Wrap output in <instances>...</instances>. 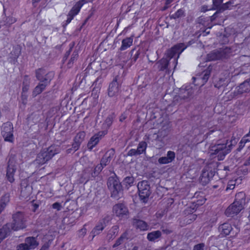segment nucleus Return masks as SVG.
<instances>
[{
  "label": "nucleus",
  "mask_w": 250,
  "mask_h": 250,
  "mask_svg": "<svg viewBox=\"0 0 250 250\" xmlns=\"http://www.w3.org/2000/svg\"><path fill=\"white\" fill-rule=\"evenodd\" d=\"M60 151V147L55 145H51L46 148H43L37 155L36 161L39 165H42L51 160L56 154Z\"/></svg>",
  "instance_id": "f257e3e1"
},
{
  "label": "nucleus",
  "mask_w": 250,
  "mask_h": 250,
  "mask_svg": "<svg viewBox=\"0 0 250 250\" xmlns=\"http://www.w3.org/2000/svg\"><path fill=\"white\" fill-rule=\"evenodd\" d=\"M220 140L217 141L214 145L210 146L209 152L213 158H217L218 161L224 160L225 156L230 152V149L227 147L228 140L221 143Z\"/></svg>",
  "instance_id": "f03ea898"
},
{
  "label": "nucleus",
  "mask_w": 250,
  "mask_h": 250,
  "mask_svg": "<svg viewBox=\"0 0 250 250\" xmlns=\"http://www.w3.org/2000/svg\"><path fill=\"white\" fill-rule=\"evenodd\" d=\"M216 172V166L213 164L207 165L202 170L200 178V183L204 186L208 184Z\"/></svg>",
  "instance_id": "7ed1b4c3"
},
{
  "label": "nucleus",
  "mask_w": 250,
  "mask_h": 250,
  "mask_svg": "<svg viewBox=\"0 0 250 250\" xmlns=\"http://www.w3.org/2000/svg\"><path fill=\"white\" fill-rule=\"evenodd\" d=\"M16 163V156L11 154L7 163L6 174L7 180L10 183H13L15 181L14 175L17 170Z\"/></svg>",
  "instance_id": "20e7f679"
},
{
  "label": "nucleus",
  "mask_w": 250,
  "mask_h": 250,
  "mask_svg": "<svg viewBox=\"0 0 250 250\" xmlns=\"http://www.w3.org/2000/svg\"><path fill=\"white\" fill-rule=\"evenodd\" d=\"M13 222L10 224L11 228L14 230H18L26 227V220L23 212L18 211L12 215Z\"/></svg>",
  "instance_id": "39448f33"
},
{
  "label": "nucleus",
  "mask_w": 250,
  "mask_h": 250,
  "mask_svg": "<svg viewBox=\"0 0 250 250\" xmlns=\"http://www.w3.org/2000/svg\"><path fill=\"white\" fill-rule=\"evenodd\" d=\"M137 187L140 200L146 203L151 194L150 187L148 182L146 180L142 181L138 183Z\"/></svg>",
  "instance_id": "423d86ee"
},
{
  "label": "nucleus",
  "mask_w": 250,
  "mask_h": 250,
  "mask_svg": "<svg viewBox=\"0 0 250 250\" xmlns=\"http://www.w3.org/2000/svg\"><path fill=\"white\" fill-rule=\"evenodd\" d=\"M107 184L109 188H112L111 197L118 198V194L122 190V186L119 180L117 178L110 177L108 178Z\"/></svg>",
  "instance_id": "0eeeda50"
},
{
  "label": "nucleus",
  "mask_w": 250,
  "mask_h": 250,
  "mask_svg": "<svg viewBox=\"0 0 250 250\" xmlns=\"http://www.w3.org/2000/svg\"><path fill=\"white\" fill-rule=\"evenodd\" d=\"M1 135L4 141L12 143L14 141L13 125L11 122L4 123L2 126Z\"/></svg>",
  "instance_id": "6e6552de"
},
{
  "label": "nucleus",
  "mask_w": 250,
  "mask_h": 250,
  "mask_svg": "<svg viewBox=\"0 0 250 250\" xmlns=\"http://www.w3.org/2000/svg\"><path fill=\"white\" fill-rule=\"evenodd\" d=\"M250 92V79L240 83L231 93L232 98H236L245 93Z\"/></svg>",
  "instance_id": "1a4fd4ad"
},
{
  "label": "nucleus",
  "mask_w": 250,
  "mask_h": 250,
  "mask_svg": "<svg viewBox=\"0 0 250 250\" xmlns=\"http://www.w3.org/2000/svg\"><path fill=\"white\" fill-rule=\"evenodd\" d=\"M227 56L225 49H215L208 54L206 60L208 62L216 61L226 58Z\"/></svg>",
  "instance_id": "9d476101"
},
{
  "label": "nucleus",
  "mask_w": 250,
  "mask_h": 250,
  "mask_svg": "<svg viewBox=\"0 0 250 250\" xmlns=\"http://www.w3.org/2000/svg\"><path fill=\"white\" fill-rule=\"evenodd\" d=\"M212 67L211 65H209L206 70L203 72V76L202 77H193V83L195 85H204L208 81L209 76L210 75L211 71L212 70Z\"/></svg>",
  "instance_id": "9b49d317"
},
{
  "label": "nucleus",
  "mask_w": 250,
  "mask_h": 250,
  "mask_svg": "<svg viewBox=\"0 0 250 250\" xmlns=\"http://www.w3.org/2000/svg\"><path fill=\"white\" fill-rule=\"evenodd\" d=\"M107 134V130L100 131L92 136L87 143V147L91 150L99 142L100 140Z\"/></svg>",
  "instance_id": "f8f14e48"
},
{
  "label": "nucleus",
  "mask_w": 250,
  "mask_h": 250,
  "mask_svg": "<svg viewBox=\"0 0 250 250\" xmlns=\"http://www.w3.org/2000/svg\"><path fill=\"white\" fill-rule=\"evenodd\" d=\"M113 213L120 218H126L128 215L127 208L123 203H118L113 207Z\"/></svg>",
  "instance_id": "ddd939ff"
},
{
  "label": "nucleus",
  "mask_w": 250,
  "mask_h": 250,
  "mask_svg": "<svg viewBox=\"0 0 250 250\" xmlns=\"http://www.w3.org/2000/svg\"><path fill=\"white\" fill-rule=\"evenodd\" d=\"M120 85L118 82V76H116L109 83L107 89V94L109 97L117 96L119 92Z\"/></svg>",
  "instance_id": "4468645a"
},
{
  "label": "nucleus",
  "mask_w": 250,
  "mask_h": 250,
  "mask_svg": "<svg viewBox=\"0 0 250 250\" xmlns=\"http://www.w3.org/2000/svg\"><path fill=\"white\" fill-rule=\"evenodd\" d=\"M243 208L244 206H242L241 204L233 202L228 207L225 213L228 217H233L239 213Z\"/></svg>",
  "instance_id": "2eb2a0df"
},
{
  "label": "nucleus",
  "mask_w": 250,
  "mask_h": 250,
  "mask_svg": "<svg viewBox=\"0 0 250 250\" xmlns=\"http://www.w3.org/2000/svg\"><path fill=\"white\" fill-rule=\"evenodd\" d=\"M127 240V233L124 232L116 241L112 246L113 248H115L116 250H125L126 249Z\"/></svg>",
  "instance_id": "dca6fc26"
},
{
  "label": "nucleus",
  "mask_w": 250,
  "mask_h": 250,
  "mask_svg": "<svg viewBox=\"0 0 250 250\" xmlns=\"http://www.w3.org/2000/svg\"><path fill=\"white\" fill-rule=\"evenodd\" d=\"M193 94V89L190 84L184 85L179 90V97L185 100L190 98Z\"/></svg>",
  "instance_id": "f3484780"
},
{
  "label": "nucleus",
  "mask_w": 250,
  "mask_h": 250,
  "mask_svg": "<svg viewBox=\"0 0 250 250\" xmlns=\"http://www.w3.org/2000/svg\"><path fill=\"white\" fill-rule=\"evenodd\" d=\"M202 194L200 196V198L197 200H194L192 204V207H190L189 211L191 212H194L196 210V209L200 206L203 205L206 201V199L205 198L204 196H203V193L201 192H196L194 195V198H198L199 196Z\"/></svg>",
  "instance_id": "a211bd4d"
},
{
  "label": "nucleus",
  "mask_w": 250,
  "mask_h": 250,
  "mask_svg": "<svg viewBox=\"0 0 250 250\" xmlns=\"http://www.w3.org/2000/svg\"><path fill=\"white\" fill-rule=\"evenodd\" d=\"M106 226L105 219L104 218L100 219L90 232L92 239L96 236L102 233L103 230L106 227Z\"/></svg>",
  "instance_id": "6ab92c4d"
},
{
  "label": "nucleus",
  "mask_w": 250,
  "mask_h": 250,
  "mask_svg": "<svg viewBox=\"0 0 250 250\" xmlns=\"http://www.w3.org/2000/svg\"><path fill=\"white\" fill-rule=\"evenodd\" d=\"M186 48L184 43H179L172 46L167 52L168 57L170 58H173L177 54L178 56L181 54Z\"/></svg>",
  "instance_id": "aec40b11"
},
{
  "label": "nucleus",
  "mask_w": 250,
  "mask_h": 250,
  "mask_svg": "<svg viewBox=\"0 0 250 250\" xmlns=\"http://www.w3.org/2000/svg\"><path fill=\"white\" fill-rule=\"evenodd\" d=\"M132 226L134 228L141 231H145L149 229V226L147 223L142 220L133 218L132 222Z\"/></svg>",
  "instance_id": "412c9836"
},
{
  "label": "nucleus",
  "mask_w": 250,
  "mask_h": 250,
  "mask_svg": "<svg viewBox=\"0 0 250 250\" xmlns=\"http://www.w3.org/2000/svg\"><path fill=\"white\" fill-rule=\"evenodd\" d=\"M175 158V153L172 151H168L167 156L161 157L158 160V162L160 165L168 164L171 163Z\"/></svg>",
  "instance_id": "4be33fe9"
},
{
  "label": "nucleus",
  "mask_w": 250,
  "mask_h": 250,
  "mask_svg": "<svg viewBox=\"0 0 250 250\" xmlns=\"http://www.w3.org/2000/svg\"><path fill=\"white\" fill-rule=\"evenodd\" d=\"M88 2L87 0H79L76 2L69 12L74 16H77L81 11L82 7Z\"/></svg>",
  "instance_id": "5701e85b"
},
{
  "label": "nucleus",
  "mask_w": 250,
  "mask_h": 250,
  "mask_svg": "<svg viewBox=\"0 0 250 250\" xmlns=\"http://www.w3.org/2000/svg\"><path fill=\"white\" fill-rule=\"evenodd\" d=\"M218 230L222 237H226L230 234L232 230V228L229 223L226 222L220 225Z\"/></svg>",
  "instance_id": "b1692460"
},
{
  "label": "nucleus",
  "mask_w": 250,
  "mask_h": 250,
  "mask_svg": "<svg viewBox=\"0 0 250 250\" xmlns=\"http://www.w3.org/2000/svg\"><path fill=\"white\" fill-rule=\"evenodd\" d=\"M45 71L43 68H39L36 70V76L37 79L40 81L41 82L44 83H49L51 80V78L48 79V76L50 75V73H48L45 75Z\"/></svg>",
  "instance_id": "393cba45"
},
{
  "label": "nucleus",
  "mask_w": 250,
  "mask_h": 250,
  "mask_svg": "<svg viewBox=\"0 0 250 250\" xmlns=\"http://www.w3.org/2000/svg\"><path fill=\"white\" fill-rule=\"evenodd\" d=\"M115 154V152L113 149L107 151L103 156L101 160L100 163L104 167L106 166L109 164Z\"/></svg>",
  "instance_id": "a878e982"
},
{
  "label": "nucleus",
  "mask_w": 250,
  "mask_h": 250,
  "mask_svg": "<svg viewBox=\"0 0 250 250\" xmlns=\"http://www.w3.org/2000/svg\"><path fill=\"white\" fill-rule=\"evenodd\" d=\"M12 229L10 223H7L0 229V244L1 242L10 235Z\"/></svg>",
  "instance_id": "bb28decb"
},
{
  "label": "nucleus",
  "mask_w": 250,
  "mask_h": 250,
  "mask_svg": "<svg viewBox=\"0 0 250 250\" xmlns=\"http://www.w3.org/2000/svg\"><path fill=\"white\" fill-rule=\"evenodd\" d=\"M25 243L27 245L29 250H34L37 248L39 243L37 241V237L33 236L27 237L24 240Z\"/></svg>",
  "instance_id": "cd10ccee"
},
{
  "label": "nucleus",
  "mask_w": 250,
  "mask_h": 250,
  "mask_svg": "<svg viewBox=\"0 0 250 250\" xmlns=\"http://www.w3.org/2000/svg\"><path fill=\"white\" fill-rule=\"evenodd\" d=\"M169 64V61L167 58H163L155 63L159 71H164L167 69Z\"/></svg>",
  "instance_id": "c85d7f7f"
},
{
  "label": "nucleus",
  "mask_w": 250,
  "mask_h": 250,
  "mask_svg": "<svg viewBox=\"0 0 250 250\" xmlns=\"http://www.w3.org/2000/svg\"><path fill=\"white\" fill-rule=\"evenodd\" d=\"M134 36L124 39L122 41V44L120 47L121 51H124L132 45Z\"/></svg>",
  "instance_id": "c756f323"
},
{
  "label": "nucleus",
  "mask_w": 250,
  "mask_h": 250,
  "mask_svg": "<svg viewBox=\"0 0 250 250\" xmlns=\"http://www.w3.org/2000/svg\"><path fill=\"white\" fill-rule=\"evenodd\" d=\"M162 236L161 231L155 230L149 232L147 234L146 238L150 242H157Z\"/></svg>",
  "instance_id": "7c9ffc66"
},
{
  "label": "nucleus",
  "mask_w": 250,
  "mask_h": 250,
  "mask_svg": "<svg viewBox=\"0 0 250 250\" xmlns=\"http://www.w3.org/2000/svg\"><path fill=\"white\" fill-rule=\"evenodd\" d=\"M10 201V195L7 193L4 194L0 199V214L4 209L7 204Z\"/></svg>",
  "instance_id": "2f4dec72"
},
{
  "label": "nucleus",
  "mask_w": 250,
  "mask_h": 250,
  "mask_svg": "<svg viewBox=\"0 0 250 250\" xmlns=\"http://www.w3.org/2000/svg\"><path fill=\"white\" fill-rule=\"evenodd\" d=\"M245 201L246 194L244 192L241 191L236 194L234 201V202H236V203L241 204L242 206H244L245 204Z\"/></svg>",
  "instance_id": "473e14b6"
},
{
  "label": "nucleus",
  "mask_w": 250,
  "mask_h": 250,
  "mask_svg": "<svg viewBox=\"0 0 250 250\" xmlns=\"http://www.w3.org/2000/svg\"><path fill=\"white\" fill-rule=\"evenodd\" d=\"M119 227L118 225H114L109 230L107 237L109 239H113L118 233Z\"/></svg>",
  "instance_id": "72a5a7b5"
},
{
  "label": "nucleus",
  "mask_w": 250,
  "mask_h": 250,
  "mask_svg": "<svg viewBox=\"0 0 250 250\" xmlns=\"http://www.w3.org/2000/svg\"><path fill=\"white\" fill-rule=\"evenodd\" d=\"M147 144L146 142L142 141L139 142L137 146V150L140 155L146 153Z\"/></svg>",
  "instance_id": "f704fd0d"
},
{
  "label": "nucleus",
  "mask_w": 250,
  "mask_h": 250,
  "mask_svg": "<svg viewBox=\"0 0 250 250\" xmlns=\"http://www.w3.org/2000/svg\"><path fill=\"white\" fill-rule=\"evenodd\" d=\"M47 83H39L35 87L33 91V95L36 96L37 95L41 94L45 88Z\"/></svg>",
  "instance_id": "c9c22d12"
},
{
  "label": "nucleus",
  "mask_w": 250,
  "mask_h": 250,
  "mask_svg": "<svg viewBox=\"0 0 250 250\" xmlns=\"http://www.w3.org/2000/svg\"><path fill=\"white\" fill-rule=\"evenodd\" d=\"M21 47L20 45H16L13 48V50L11 52V55L14 60H17L21 54Z\"/></svg>",
  "instance_id": "e433bc0d"
},
{
  "label": "nucleus",
  "mask_w": 250,
  "mask_h": 250,
  "mask_svg": "<svg viewBox=\"0 0 250 250\" xmlns=\"http://www.w3.org/2000/svg\"><path fill=\"white\" fill-rule=\"evenodd\" d=\"M31 193V188L29 185H27L24 188H21V196L24 198H27L30 196Z\"/></svg>",
  "instance_id": "4c0bfd02"
},
{
  "label": "nucleus",
  "mask_w": 250,
  "mask_h": 250,
  "mask_svg": "<svg viewBox=\"0 0 250 250\" xmlns=\"http://www.w3.org/2000/svg\"><path fill=\"white\" fill-rule=\"evenodd\" d=\"M248 142H250V137L249 135L246 134L241 139L239 142L238 149L239 151L241 150L244 147L245 144Z\"/></svg>",
  "instance_id": "58836bf2"
},
{
  "label": "nucleus",
  "mask_w": 250,
  "mask_h": 250,
  "mask_svg": "<svg viewBox=\"0 0 250 250\" xmlns=\"http://www.w3.org/2000/svg\"><path fill=\"white\" fill-rule=\"evenodd\" d=\"M79 55L77 51H74L69 60L67 63V66L69 68H70L72 66L74 62H75L78 58Z\"/></svg>",
  "instance_id": "ea45409f"
},
{
  "label": "nucleus",
  "mask_w": 250,
  "mask_h": 250,
  "mask_svg": "<svg viewBox=\"0 0 250 250\" xmlns=\"http://www.w3.org/2000/svg\"><path fill=\"white\" fill-rule=\"evenodd\" d=\"M85 136L84 131L79 132L74 139V142H77L78 143H82Z\"/></svg>",
  "instance_id": "a19ab883"
},
{
  "label": "nucleus",
  "mask_w": 250,
  "mask_h": 250,
  "mask_svg": "<svg viewBox=\"0 0 250 250\" xmlns=\"http://www.w3.org/2000/svg\"><path fill=\"white\" fill-rule=\"evenodd\" d=\"M228 81L225 79L221 78L219 80L215 82L214 83V86L218 89L225 87L227 85Z\"/></svg>",
  "instance_id": "79ce46f5"
},
{
  "label": "nucleus",
  "mask_w": 250,
  "mask_h": 250,
  "mask_svg": "<svg viewBox=\"0 0 250 250\" xmlns=\"http://www.w3.org/2000/svg\"><path fill=\"white\" fill-rule=\"evenodd\" d=\"M17 21L16 18L12 16H7L4 20V24L6 26H10L12 24L15 23Z\"/></svg>",
  "instance_id": "37998d69"
},
{
  "label": "nucleus",
  "mask_w": 250,
  "mask_h": 250,
  "mask_svg": "<svg viewBox=\"0 0 250 250\" xmlns=\"http://www.w3.org/2000/svg\"><path fill=\"white\" fill-rule=\"evenodd\" d=\"M114 116L113 115H109L106 118L104 125L108 129L112 125Z\"/></svg>",
  "instance_id": "c03bdc74"
},
{
  "label": "nucleus",
  "mask_w": 250,
  "mask_h": 250,
  "mask_svg": "<svg viewBox=\"0 0 250 250\" xmlns=\"http://www.w3.org/2000/svg\"><path fill=\"white\" fill-rule=\"evenodd\" d=\"M184 15V11L181 8L178 9L176 12L170 16L171 19H177Z\"/></svg>",
  "instance_id": "a18cd8bd"
},
{
  "label": "nucleus",
  "mask_w": 250,
  "mask_h": 250,
  "mask_svg": "<svg viewBox=\"0 0 250 250\" xmlns=\"http://www.w3.org/2000/svg\"><path fill=\"white\" fill-rule=\"evenodd\" d=\"M104 167L101 165L100 163V164L97 165L94 168L93 172L92 173V175L93 177H96L103 170Z\"/></svg>",
  "instance_id": "49530a36"
},
{
  "label": "nucleus",
  "mask_w": 250,
  "mask_h": 250,
  "mask_svg": "<svg viewBox=\"0 0 250 250\" xmlns=\"http://www.w3.org/2000/svg\"><path fill=\"white\" fill-rule=\"evenodd\" d=\"M196 218L197 215L196 214H193L192 213H191L185 217L184 221L186 222V224H189L191 223L193 221H194Z\"/></svg>",
  "instance_id": "de8ad7c7"
},
{
  "label": "nucleus",
  "mask_w": 250,
  "mask_h": 250,
  "mask_svg": "<svg viewBox=\"0 0 250 250\" xmlns=\"http://www.w3.org/2000/svg\"><path fill=\"white\" fill-rule=\"evenodd\" d=\"M123 182L125 187H131L134 183V179L132 177L127 176L124 179Z\"/></svg>",
  "instance_id": "09e8293b"
},
{
  "label": "nucleus",
  "mask_w": 250,
  "mask_h": 250,
  "mask_svg": "<svg viewBox=\"0 0 250 250\" xmlns=\"http://www.w3.org/2000/svg\"><path fill=\"white\" fill-rule=\"evenodd\" d=\"M75 17V16H74V15H72V14L70 13L69 12H68V13L67 15V19L65 21H64L63 22L62 26L64 28L66 27V26H67V25L69 24L71 22V21Z\"/></svg>",
  "instance_id": "8fccbe9b"
},
{
  "label": "nucleus",
  "mask_w": 250,
  "mask_h": 250,
  "mask_svg": "<svg viewBox=\"0 0 250 250\" xmlns=\"http://www.w3.org/2000/svg\"><path fill=\"white\" fill-rule=\"evenodd\" d=\"M235 185H236V180H229L228 183V185H227V187L226 188V190L228 191L229 190H231V189H234L235 187Z\"/></svg>",
  "instance_id": "3c124183"
},
{
  "label": "nucleus",
  "mask_w": 250,
  "mask_h": 250,
  "mask_svg": "<svg viewBox=\"0 0 250 250\" xmlns=\"http://www.w3.org/2000/svg\"><path fill=\"white\" fill-rule=\"evenodd\" d=\"M173 0H166L165 5L163 7L161 8V10L162 11H165L167 10L171 6V4L173 1Z\"/></svg>",
  "instance_id": "603ef678"
},
{
  "label": "nucleus",
  "mask_w": 250,
  "mask_h": 250,
  "mask_svg": "<svg viewBox=\"0 0 250 250\" xmlns=\"http://www.w3.org/2000/svg\"><path fill=\"white\" fill-rule=\"evenodd\" d=\"M85 225H84L83 227L79 230L78 235L79 237H83L86 233L87 232V229L85 228Z\"/></svg>",
  "instance_id": "864d4df0"
},
{
  "label": "nucleus",
  "mask_w": 250,
  "mask_h": 250,
  "mask_svg": "<svg viewBox=\"0 0 250 250\" xmlns=\"http://www.w3.org/2000/svg\"><path fill=\"white\" fill-rule=\"evenodd\" d=\"M16 250H30L27 245L24 243H21L17 245Z\"/></svg>",
  "instance_id": "5fc2aeb1"
},
{
  "label": "nucleus",
  "mask_w": 250,
  "mask_h": 250,
  "mask_svg": "<svg viewBox=\"0 0 250 250\" xmlns=\"http://www.w3.org/2000/svg\"><path fill=\"white\" fill-rule=\"evenodd\" d=\"M128 155L130 156L140 155L137 149H130L128 152Z\"/></svg>",
  "instance_id": "6e6d98bb"
},
{
  "label": "nucleus",
  "mask_w": 250,
  "mask_h": 250,
  "mask_svg": "<svg viewBox=\"0 0 250 250\" xmlns=\"http://www.w3.org/2000/svg\"><path fill=\"white\" fill-rule=\"evenodd\" d=\"M205 244L203 243L195 245L193 247V250H204Z\"/></svg>",
  "instance_id": "4d7b16f0"
},
{
  "label": "nucleus",
  "mask_w": 250,
  "mask_h": 250,
  "mask_svg": "<svg viewBox=\"0 0 250 250\" xmlns=\"http://www.w3.org/2000/svg\"><path fill=\"white\" fill-rule=\"evenodd\" d=\"M35 202V200H33L31 202L32 206V210L34 212L36 211V210L38 209V208L40 206V204L39 203H36Z\"/></svg>",
  "instance_id": "13d9d810"
},
{
  "label": "nucleus",
  "mask_w": 250,
  "mask_h": 250,
  "mask_svg": "<svg viewBox=\"0 0 250 250\" xmlns=\"http://www.w3.org/2000/svg\"><path fill=\"white\" fill-rule=\"evenodd\" d=\"M30 83V79L28 75H25L23 77L22 85H29Z\"/></svg>",
  "instance_id": "bf43d9fd"
},
{
  "label": "nucleus",
  "mask_w": 250,
  "mask_h": 250,
  "mask_svg": "<svg viewBox=\"0 0 250 250\" xmlns=\"http://www.w3.org/2000/svg\"><path fill=\"white\" fill-rule=\"evenodd\" d=\"M52 207L53 209H57L58 211H59L62 208V205L61 203L59 202H55L52 204Z\"/></svg>",
  "instance_id": "052dcab7"
},
{
  "label": "nucleus",
  "mask_w": 250,
  "mask_h": 250,
  "mask_svg": "<svg viewBox=\"0 0 250 250\" xmlns=\"http://www.w3.org/2000/svg\"><path fill=\"white\" fill-rule=\"evenodd\" d=\"M232 4L230 1H229L225 3H223L221 6V9L223 10H225L229 8L230 5Z\"/></svg>",
  "instance_id": "680f3d73"
},
{
  "label": "nucleus",
  "mask_w": 250,
  "mask_h": 250,
  "mask_svg": "<svg viewBox=\"0 0 250 250\" xmlns=\"http://www.w3.org/2000/svg\"><path fill=\"white\" fill-rule=\"evenodd\" d=\"M30 85H22V93L21 96L22 97L24 96V93H26L27 92L29 89Z\"/></svg>",
  "instance_id": "e2e57ef3"
},
{
  "label": "nucleus",
  "mask_w": 250,
  "mask_h": 250,
  "mask_svg": "<svg viewBox=\"0 0 250 250\" xmlns=\"http://www.w3.org/2000/svg\"><path fill=\"white\" fill-rule=\"evenodd\" d=\"M165 214V211L164 210H159L157 211L155 213V216L156 217L159 219L162 218V217Z\"/></svg>",
  "instance_id": "0e129e2a"
},
{
  "label": "nucleus",
  "mask_w": 250,
  "mask_h": 250,
  "mask_svg": "<svg viewBox=\"0 0 250 250\" xmlns=\"http://www.w3.org/2000/svg\"><path fill=\"white\" fill-rule=\"evenodd\" d=\"M223 0H212L213 4L214 6L218 7L223 2Z\"/></svg>",
  "instance_id": "69168bd1"
},
{
  "label": "nucleus",
  "mask_w": 250,
  "mask_h": 250,
  "mask_svg": "<svg viewBox=\"0 0 250 250\" xmlns=\"http://www.w3.org/2000/svg\"><path fill=\"white\" fill-rule=\"evenodd\" d=\"M81 144V143H78L77 142L74 141V143L72 144V148L75 151H76L80 147Z\"/></svg>",
  "instance_id": "338daca9"
},
{
  "label": "nucleus",
  "mask_w": 250,
  "mask_h": 250,
  "mask_svg": "<svg viewBox=\"0 0 250 250\" xmlns=\"http://www.w3.org/2000/svg\"><path fill=\"white\" fill-rule=\"evenodd\" d=\"M127 118L126 114L125 112L122 113L119 118V121L121 122H123Z\"/></svg>",
  "instance_id": "774afa93"
}]
</instances>
